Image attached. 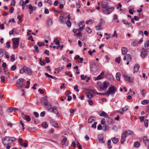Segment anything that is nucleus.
Returning <instances> with one entry per match:
<instances>
[{
    "label": "nucleus",
    "mask_w": 149,
    "mask_h": 149,
    "mask_svg": "<svg viewBox=\"0 0 149 149\" xmlns=\"http://www.w3.org/2000/svg\"><path fill=\"white\" fill-rule=\"evenodd\" d=\"M38 45L39 47H41L44 46L45 44L43 42H39L38 43Z\"/></svg>",
    "instance_id": "obj_41"
},
{
    "label": "nucleus",
    "mask_w": 149,
    "mask_h": 149,
    "mask_svg": "<svg viewBox=\"0 0 149 149\" xmlns=\"http://www.w3.org/2000/svg\"><path fill=\"white\" fill-rule=\"evenodd\" d=\"M6 47L7 48H9L10 47V42L9 41H8L6 43Z\"/></svg>",
    "instance_id": "obj_64"
},
{
    "label": "nucleus",
    "mask_w": 149,
    "mask_h": 149,
    "mask_svg": "<svg viewBox=\"0 0 149 149\" xmlns=\"http://www.w3.org/2000/svg\"><path fill=\"white\" fill-rule=\"evenodd\" d=\"M122 22L124 24H127L129 25L130 24V23L126 19H123L122 20Z\"/></svg>",
    "instance_id": "obj_28"
},
{
    "label": "nucleus",
    "mask_w": 149,
    "mask_h": 149,
    "mask_svg": "<svg viewBox=\"0 0 149 149\" xmlns=\"http://www.w3.org/2000/svg\"><path fill=\"white\" fill-rule=\"evenodd\" d=\"M28 39L29 40H31L32 42L34 41L33 37L32 36H30L28 38Z\"/></svg>",
    "instance_id": "obj_63"
},
{
    "label": "nucleus",
    "mask_w": 149,
    "mask_h": 149,
    "mask_svg": "<svg viewBox=\"0 0 149 149\" xmlns=\"http://www.w3.org/2000/svg\"><path fill=\"white\" fill-rule=\"evenodd\" d=\"M92 20L91 19H89L88 20H87L86 21V24H91L93 22H92Z\"/></svg>",
    "instance_id": "obj_54"
},
{
    "label": "nucleus",
    "mask_w": 149,
    "mask_h": 149,
    "mask_svg": "<svg viewBox=\"0 0 149 149\" xmlns=\"http://www.w3.org/2000/svg\"><path fill=\"white\" fill-rule=\"evenodd\" d=\"M81 80H84L87 78V77L84 75H81Z\"/></svg>",
    "instance_id": "obj_39"
},
{
    "label": "nucleus",
    "mask_w": 149,
    "mask_h": 149,
    "mask_svg": "<svg viewBox=\"0 0 149 149\" xmlns=\"http://www.w3.org/2000/svg\"><path fill=\"white\" fill-rule=\"evenodd\" d=\"M149 101L148 100H144L141 101V104H146L148 103Z\"/></svg>",
    "instance_id": "obj_34"
},
{
    "label": "nucleus",
    "mask_w": 149,
    "mask_h": 149,
    "mask_svg": "<svg viewBox=\"0 0 149 149\" xmlns=\"http://www.w3.org/2000/svg\"><path fill=\"white\" fill-rule=\"evenodd\" d=\"M143 141L145 144L147 143L148 142V139L147 137H144L143 138Z\"/></svg>",
    "instance_id": "obj_32"
},
{
    "label": "nucleus",
    "mask_w": 149,
    "mask_h": 149,
    "mask_svg": "<svg viewBox=\"0 0 149 149\" xmlns=\"http://www.w3.org/2000/svg\"><path fill=\"white\" fill-rule=\"evenodd\" d=\"M16 68H17L16 65H13L12 66L10 70L11 71H13L15 70Z\"/></svg>",
    "instance_id": "obj_44"
},
{
    "label": "nucleus",
    "mask_w": 149,
    "mask_h": 149,
    "mask_svg": "<svg viewBox=\"0 0 149 149\" xmlns=\"http://www.w3.org/2000/svg\"><path fill=\"white\" fill-rule=\"evenodd\" d=\"M95 120V117L94 116H91L89 118L88 121L89 123H91Z\"/></svg>",
    "instance_id": "obj_16"
},
{
    "label": "nucleus",
    "mask_w": 149,
    "mask_h": 149,
    "mask_svg": "<svg viewBox=\"0 0 149 149\" xmlns=\"http://www.w3.org/2000/svg\"><path fill=\"white\" fill-rule=\"evenodd\" d=\"M126 135V133L122 134L121 135V143L122 144L125 141Z\"/></svg>",
    "instance_id": "obj_14"
},
{
    "label": "nucleus",
    "mask_w": 149,
    "mask_h": 149,
    "mask_svg": "<svg viewBox=\"0 0 149 149\" xmlns=\"http://www.w3.org/2000/svg\"><path fill=\"white\" fill-rule=\"evenodd\" d=\"M24 80V79H23L20 78L16 81V85L19 89H22V85L23 84Z\"/></svg>",
    "instance_id": "obj_6"
},
{
    "label": "nucleus",
    "mask_w": 149,
    "mask_h": 149,
    "mask_svg": "<svg viewBox=\"0 0 149 149\" xmlns=\"http://www.w3.org/2000/svg\"><path fill=\"white\" fill-rule=\"evenodd\" d=\"M15 28H13V29L11 30L9 32V35H12V34H13L14 33V32L15 31Z\"/></svg>",
    "instance_id": "obj_56"
},
{
    "label": "nucleus",
    "mask_w": 149,
    "mask_h": 149,
    "mask_svg": "<svg viewBox=\"0 0 149 149\" xmlns=\"http://www.w3.org/2000/svg\"><path fill=\"white\" fill-rule=\"evenodd\" d=\"M79 29L81 30L83 29V27L84 26V22L83 21H81L79 23Z\"/></svg>",
    "instance_id": "obj_21"
},
{
    "label": "nucleus",
    "mask_w": 149,
    "mask_h": 149,
    "mask_svg": "<svg viewBox=\"0 0 149 149\" xmlns=\"http://www.w3.org/2000/svg\"><path fill=\"white\" fill-rule=\"evenodd\" d=\"M74 89L77 92H78L79 91V90L78 89V86L77 85H75L74 86Z\"/></svg>",
    "instance_id": "obj_53"
},
{
    "label": "nucleus",
    "mask_w": 149,
    "mask_h": 149,
    "mask_svg": "<svg viewBox=\"0 0 149 149\" xmlns=\"http://www.w3.org/2000/svg\"><path fill=\"white\" fill-rule=\"evenodd\" d=\"M139 68L140 65L139 64H136L134 67V72H137L139 71Z\"/></svg>",
    "instance_id": "obj_18"
},
{
    "label": "nucleus",
    "mask_w": 149,
    "mask_h": 149,
    "mask_svg": "<svg viewBox=\"0 0 149 149\" xmlns=\"http://www.w3.org/2000/svg\"><path fill=\"white\" fill-rule=\"evenodd\" d=\"M15 55L14 54L12 55L11 56L10 61L12 62H13L15 60Z\"/></svg>",
    "instance_id": "obj_47"
},
{
    "label": "nucleus",
    "mask_w": 149,
    "mask_h": 149,
    "mask_svg": "<svg viewBox=\"0 0 149 149\" xmlns=\"http://www.w3.org/2000/svg\"><path fill=\"white\" fill-rule=\"evenodd\" d=\"M147 54L145 49L144 48H142L141 49V52L140 55L141 56L142 58H144L147 56Z\"/></svg>",
    "instance_id": "obj_12"
},
{
    "label": "nucleus",
    "mask_w": 149,
    "mask_h": 149,
    "mask_svg": "<svg viewBox=\"0 0 149 149\" xmlns=\"http://www.w3.org/2000/svg\"><path fill=\"white\" fill-rule=\"evenodd\" d=\"M124 133H126V134H127L128 135H132L133 134V132L130 130H128L126 131Z\"/></svg>",
    "instance_id": "obj_31"
},
{
    "label": "nucleus",
    "mask_w": 149,
    "mask_h": 149,
    "mask_svg": "<svg viewBox=\"0 0 149 149\" xmlns=\"http://www.w3.org/2000/svg\"><path fill=\"white\" fill-rule=\"evenodd\" d=\"M98 64L95 61L93 62L91 65V70L93 73L98 71Z\"/></svg>",
    "instance_id": "obj_3"
},
{
    "label": "nucleus",
    "mask_w": 149,
    "mask_h": 149,
    "mask_svg": "<svg viewBox=\"0 0 149 149\" xmlns=\"http://www.w3.org/2000/svg\"><path fill=\"white\" fill-rule=\"evenodd\" d=\"M111 139L113 143H117L118 141V139L115 137L112 138Z\"/></svg>",
    "instance_id": "obj_30"
},
{
    "label": "nucleus",
    "mask_w": 149,
    "mask_h": 149,
    "mask_svg": "<svg viewBox=\"0 0 149 149\" xmlns=\"http://www.w3.org/2000/svg\"><path fill=\"white\" fill-rule=\"evenodd\" d=\"M5 50L1 49H0V55H1L2 56H3V54L5 52Z\"/></svg>",
    "instance_id": "obj_43"
},
{
    "label": "nucleus",
    "mask_w": 149,
    "mask_h": 149,
    "mask_svg": "<svg viewBox=\"0 0 149 149\" xmlns=\"http://www.w3.org/2000/svg\"><path fill=\"white\" fill-rule=\"evenodd\" d=\"M47 97L45 96L44 98H42L41 101V102L42 104H43L45 106H48V102L47 99Z\"/></svg>",
    "instance_id": "obj_9"
},
{
    "label": "nucleus",
    "mask_w": 149,
    "mask_h": 149,
    "mask_svg": "<svg viewBox=\"0 0 149 149\" xmlns=\"http://www.w3.org/2000/svg\"><path fill=\"white\" fill-rule=\"evenodd\" d=\"M144 91L145 90L144 89L141 91V94L143 97H145L146 94V93L145 92H144Z\"/></svg>",
    "instance_id": "obj_59"
},
{
    "label": "nucleus",
    "mask_w": 149,
    "mask_h": 149,
    "mask_svg": "<svg viewBox=\"0 0 149 149\" xmlns=\"http://www.w3.org/2000/svg\"><path fill=\"white\" fill-rule=\"evenodd\" d=\"M140 143L138 142H136L134 143V146L135 148H138L140 145Z\"/></svg>",
    "instance_id": "obj_37"
},
{
    "label": "nucleus",
    "mask_w": 149,
    "mask_h": 149,
    "mask_svg": "<svg viewBox=\"0 0 149 149\" xmlns=\"http://www.w3.org/2000/svg\"><path fill=\"white\" fill-rule=\"evenodd\" d=\"M99 115L100 116H103L105 117H108V114L104 111H103Z\"/></svg>",
    "instance_id": "obj_26"
},
{
    "label": "nucleus",
    "mask_w": 149,
    "mask_h": 149,
    "mask_svg": "<svg viewBox=\"0 0 149 149\" xmlns=\"http://www.w3.org/2000/svg\"><path fill=\"white\" fill-rule=\"evenodd\" d=\"M14 110V107H10L9 108L8 110L7 111L8 112V113H11Z\"/></svg>",
    "instance_id": "obj_42"
},
{
    "label": "nucleus",
    "mask_w": 149,
    "mask_h": 149,
    "mask_svg": "<svg viewBox=\"0 0 149 149\" xmlns=\"http://www.w3.org/2000/svg\"><path fill=\"white\" fill-rule=\"evenodd\" d=\"M144 47L145 49V50L148 52H149V40H148L147 42L144 44Z\"/></svg>",
    "instance_id": "obj_17"
},
{
    "label": "nucleus",
    "mask_w": 149,
    "mask_h": 149,
    "mask_svg": "<svg viewBox=\"0 0 149 149\" xmlns=\"http://www.w3.org/2000/svg\"><path fill=\"white\" fill-rule=\"evenodd\" d=\"M67 140L66 138H64L62 140V145H64L65 144Z\"/></svg>",
    "instance_id": "obj_40"
},
{
    "label": "nucleus",
    "mask_w": 149,
    "mask_h": 149,
    "mask_svg": "<svg viewBox=\"0 0 149 149\" xmlns=\"http://www.w3.org/2000/svg\"><path fill=\"white\" fill-rule=\"evenodd\" d=\"M109 85V83L107 81H105L102 83L100 82L97 83V85L100 86L101 91H106Z\"/></svg>",
    "instance_id": "obj_2"
},
{
    "label": "nucleus",
    "mask_w": 149,
    "mask_h": 149,
    "mask_svg": "<svg viewBox=\"0 0 149 149\" xmlns=\"http://www.w3.org/2000/svg\"><path fill=\"white\" fill-rule=\"evenodd\" d=\"M117 89L114 86H111L109 88L107 91V96H108L110 94L112 95H114Z\"/></svg>",
    "instance_id": "obj_4"
},
{
    "label": "nucleus",
    "mask_w": 149,
    "mask_h": 149,
    "mask_svg": "<svg viewBox=\"0 0 149 149\" xmlns=\"http://www.w3.org/2000/svg\"><path fill=\"white\" fill-rule=\"evenodd\" d=\"M10 138L11 139L10 141L11 143L15 141L16 140V139L14 137H10Z\"/></svg>",
    "instance_id": "obj_48"
},
{
    "label": "nucleus",
    "mask_w": 149,
    "mask_h": 149,
    "mask_svg": "<svg viewBox=\"0 0 149 149\" xmlns=\"http://www.w3.org/2000/svg\"><path fill=\"white\" fill-rule=\"evenodd\" d=\"M123 77L125 81L130 83L133 82V79L130 77L125 74H123Z\"/></svg>",
    "instance_id": "obj_8"
},
{
    "label": "nucleus",
    "mask_w": 149,
    "mask_h": 149,
    "mask_svg": "<svg viewBox=\"0 0 149 149\" xmlns=\"http://www.w3.org/2000/svg\"><path fill=\"white\" fill-rule=\"evenodd\" d=\"M45 3H48L50 5L52 4V2L49 0H45Z\"/></svg>",
    "instance_id": "obj_51"
},
{
    "label": "nucleus",
    "mask_w": 149,
    "mask_h": 149,
    "mask_svg": "<svg viewBox=\"0 0 149 149\" xmlns=\"http://www.w3.org/2000/svg\"><path fill=\"white\" fill-rule=\"evenodd\" d=\"M34 47L35 48V50L36 51V52L37 53L38 52H39V50L38 46L36 45H35Z\"/></svg>",
    "instance_id": "obj_50"
},
{
    "label": "nucleus",
    "mask_w": 149,
    "mask_h": 149,
    "mask_svg": "<svg viewBox=\"0 0 149 149\" xmlns=\"http://www.w3.org/2000/svg\"><path fill=\"white\" fill-rule=\"evenodd\" d=\"M102 5V12L105 14H110L114 9L113 7H110L107 2H103Z\"/></svg>",
    "instance_id": "obj_1"
},
{
    "label": "nucleus",
    "mask_w": 149,
    "mask_h": 149,
    "mask_svg": "<svg viewBox=\"0 0 149 149\" xmlns=\"http://www.w3.org/2000/svg\"><path fill=\"white\" fill-rule=\"evenodd\" d=\"M45 61L47 63H49L50 62L49 58L47 57H46L45 58Z\"/></svg>",
    "instance_id": "obj_58"
},
{
    "label": "nucleus",
    "mask_w": 149,
    "mask_h": 149,
    "mask_svg": "<svg viewBox=\"0 0 149 149\" xmlns=\"http://www.w3.org/2000/svg\"><path fill=\"white\" fill-rule=\"evenodd\" d=\"M112 121V120L111 118L109 117H107V122L109 125L111 123Z\"/></svg>",
    "instance_id": "obj_33"
},
{
    "label": "nucleus",
    "mask_w": 149,
    "mask_h": 149,
    "mask_svg": "<svg viewBox=\"0 0 149 149\" xmlns=\"http://www.w3.org/2000/svg\"><path fill=\"white\" fill-rule=\"evenodd\" d=\"M26 67V66H24L20 70L19 72L21 74H22L24 73H25Z\"/></svg>",
    "instance_id": "obj_24"
},
{
    "label": "nucleus",
    "mask_w": 149,
    "mask_h": 149,
    "mask_svg": "<svg viewBox=\"0 0 149 149\" xmlns=\"http://www.w3.org/2000/svg\"><path fill=\"white\" fill-rule=\"evenodd\" d=\"M121 52L123 54L125 55L127 52V49L125 47H122L121 48Z\"/></svg>",
    "instance_id": "obj_20"
},
{
    "label": "nucleus",
    "mask_w": 149,
    "mask_h": 149,
    "mask_svg": "<svg viewBox=\"0 0 149 149\" xmlns=\"http://www.w3.org/2000/svg\"><path fill=\"white\" fill-rule=\"evenodd\" d=\"M132 57L129 54H127L123 58V60L127 61H131Z\"/></svg>",
    "instance_id": "obj_13"
},
{
    "label": "nucleus",
    "mask_w": 149,
    "mask_h": 149,
    "mask_svg": "<svg viewBox=\"0 0 149 149\" xmlns=\"http://www.w3.org/2000/svg\"><path fill=\"white\" fill-rule=\"evenodd\" d=\"M139 43L138 41H135L131 43V45L132 46H135Z\"/></svg>",
    "instance_id": "obj_38"
},
{
    "label": "nucleus",
    "mask_w": 149,
    "mask_h": 149,
    "mask_svg": "<svg viewBox=\"0 0 149 149\" xmlns=\"http://www.w3.org/2000/svg\"><path fill=\"white\" fill-rule=\"evenodd\" d=\"M104 71H102L100 74L95 78V79L97 80L102 79L104 78Z\"/></svg>",
    "instance_id": "obj_15"
},
{
    "label": "nucleus",
    "mask_w": 149,
    "mask_h": 149,
    "mask_svg": "<svg viewBox=\"0 0 149 149\" xmlns=\"http://www.w3.org/2000/svg\"><path fill=\"white\" fill-rule=\"evenodd\" d=\"M112 36L113 37H116V38H117L118 34L117 33L116 31H114L113 34V35H112Z\"/></svg>",
    "instance_id": "obj_57"
},
{
    "label": "nucleus",
    "mask_w": 149,
    "mask_h": 149,
    "mask_svg": "<svg viewBox=\"0 0 149 149\" xmlns=\"http://www.w3.org/2000/svg\"><path fill=\"white\" fill-rule=\"evenodd\" d=\"M99 141L102 143H104V142L103 141V136L101 134L99 135L98 137Z\"/></svg>",
    "instance_id": "obj_25"
},
{
    "label": "nucleus",
    "mask_w": 149,
    "mask_h": 149,
    "mask_svg": "<svg viewBox=\"0 0 149 149\" xmlns=\"http://www.w3.org/2000/svg\"><path fill=\"white\" fill-rule=\"evenodd\" d=\"M66 24L68 26L70 27L71 26V23L70 21L68 20L67 21Z\"/></svg>",
    "instance_id": "obj_45"
},
{
    "label": "nucleus",
    "mask_w": 149,
    "mask_h": 149,
    "mask_svg": "<svg viewBox=\"0 0 149 149\" xmlns=\"http://www.w3.org/2000/svg\"><path fill=\"white\" fill-rule=\"evenodd\" d=\"M25 71V73L28 75H30L32 74V72L31 69L28 67H26Z\"/></svg>",
    "instance_id": "obj_19"
},
{
    "label": "nucleus",
    "mask_w": 149,
    "mask_h": 149,
    "mask_svg": "<svg viewBox=\"0 0 149 149\" xmlns=\"http://www.w3.org/2000/svg\"><path fill=\"white\" fill-rule=\"evenodd\" d=\"M53 23L52 19H49L47 22V25L49 26H51Z\"/></svg>",
    "instance_id": "obj_23"
},
{
    "label": "nucleus",
    "mask_w": 149,
    "mask_h": 149,
    "mask_svg": "<svg viewBox=\"0 0 149 149\" xmlns=\"http://www.w3.org/2000/svg\"><path fill=\"white\" fill-rule=\"evenodd\" d=\"M120 74L119 72H117L116 75V79L118 81H120Z\"/></svg>",
    "instance_id": "obj_27"
},
{
    "label": "nucleus",
    "mask_w": 149,
    "mask_h": 149,
    "mask_svg": "<svg viewBox=\"0 0 149 149\" xmlns=\"http://www.w3.org/2000/svg\"><path fill=\"white\" fill-rule=\"evenodd\" d=\"M13 42V49L17 48L19 45V38H14L12 39Z\"/></svg>",
    "instance_id": "obj_5"
},
{
    "label": "nucleus",
    "mask_w": 149,
    "mask_h": 149,
    "mask_svg": "<svg viewBox=\"0 0 149 149\" xmlns=\"http://www.w3.org/2000/svg\"><path fill=\"white\" fill-rule=\"evenodd\" d=\"M60 22L61 23H64L66 21L65 19H64L62 16H61L59 17Z\"/></svg>",
    "instance_id": "obj_29"
},
{
    "label": "nucleus",
    "mask_w": 149,
    "mask_h": 149,
    "mask_svg": "<svg viewBox=\"0 0 149 149\" xmlns=\"http://www.w3.org/2000/svg\"><path fill=\"white\" fill-rule=\"evenodd\" d=\"M97 124V123L96 122H95L92 125V127L93 128H95L96 127V124Z\"/></svg>",
    "instance_id": "obj_60"
},
{
    "label": "nucleus",
    "mask_w": 149,
    "mask_h": 149,
    "mask_svg": "<svg viewBox=\"0 0 149 149\" xmlns=\"http://www.w3.org/2000/svg\"><path fill=\"white\" fill-rule=\"evenodd\" d=\"M120 57H119L117 58H116L115 59V61L117 63H120Z\"/></svg>",
    "instance_id": "obj_46"
},
{
    "label": "nucleus",
    "mask_w": 149,
    "mask_h": 149,
    "mask_svg": "<svg viewBox=\"0 0 149 149\" xmlns=\"http://www.w3.org/2000/svg\"><path fill=\"white\" fill-rule=\"evenodd\" d=\"M86 31L88 32V33H91L92 31V30L89 27H87L86 29Z\"/></svg>",
    "instance_id": "obj_52"
},
{
    "label": "nucleus",
    "mask_w": 149,
    "mask_h": 149,
    "mask_svg": "<svg viewBox=\"0 0 149 149\" xmlns=\"http://www.w3.org/2000/svg\"><path fill=\"white\" fill-rule=\"evenodd\" d=\"M48 111L49 112H53L54 113H56V112L57 111V110L56 108H51L50 109H49Z\"/></svg>",
    "instance_id": "obj_22"
},
{
    "label": "nucleus",
    "mask_w": 149,
    "mask_h": 149,
    "mask_svg": "<svg viewBox=\"0 0 149 149\" xmlns=\"http://www.w3.org/2000/svg\"><path fill=\"white\" fill-rule=\"evenodd\" d=\"M27 6L29 9V11H30L29 13L30 14H31L33 11L34 10H35L36 9V7L32 6V5L31 4H29L28 6Z\"/></svg>",
    "instance_id": "obj_11"
},
{
    "label": "nucleus",
    "mask_w": 149,
    "mask_h": 149,
    "mask_svg": "<svg viewBox=\"0 0 149 149\" xmlns=\"http://www.w3.org/2000/svg\"><path fill=\"white\" fill-rule=\"evenodd\" d=\"M52 125L55 127H56L58 126V124L56 122H53Z\"/></svg>",
    "instance_id": "obj_62"
},
{
    "label": "nucleus",
    "mask_w": 149,
    "mask_h": 149,
    "mask_svg": "<svg viewBox=\"0 0 149 149\" xmlns=\"http://www.w3.org/2000/svg\"><path fill=\"white\" fill-rule=\"evenodd\" d=\"M22 116L24 119L26 120L28 122H29L31 120V118L30 116L24 114L23 113H22Z\"/></svg>",
    "instance_id": "obj_10"
},
{
    "label": "nucleus",
    "mask_w": 149,
    "mask_h": 149,
    "mask_svg": "<svg viewBox=\"0 0 149 149\" xmlns=\"http://www.w3.org/2000/svg\"><path fill=\"white\" fill-rule=\"evenodd\" d=\"M42 126L45 128H46L48 127V125L47 124V123L45 122H44L42 124Z\"/></svg>",
    "instance_id": "obj_36"
},
{
    "label": "nucleus",
    "mask_w": 149,
    "mask_h": 149,
    "mask_svg": "<svg viewBox=\"0 0 149 149\" xmlns=\"http://www.w3.org/2000/svg\"><path fill=\"white\" fill-rule=\"evenodd\" d=\"M76 109H71L70 110V113L72 114L74 112H75L76 111Z\"/></svg>",
    "instance_id": "obj_61"
},
{
    "label": "nucleus",
    "mask_w": 149,
    "mask_h": 149,
    "mask_svg": "<svg viewBox=\"0 0 149 149\" xmlns=\"http://www.w3.org/2000/svg\"><path fill=\"white\" fill-rule=\"evenodd\" d=\"M128 109V106H126L123 109H122V111H126Z\"/></svg>",
    "instance_id": "obj_55"
},
{
    "label": "nucleus",
    "mask_w": 149,
    "mask_h": 149,
    "mask_svg": "<svg viewBox=\"0 0 149 149\" xmlns=\"http://www.w3.org/2000/svg\"><path fill=\"white\" fill-rule=\"evenodd\" d=\"M109 129V127L106 125L103 126L102 127L103 130L104 131H108Z\"/></svg>",
    "instance_id": "obj_35"
},
{
    "label": "nucleus",
    "mask_w": 149,
    "mask_h": 149,
    "mask_svg": "<svg viewBox=\"0 0 149 149\" xmlns=\"http://www.w3.org/2000/svg\"><path fill=\"white\" fill-rule=\"evenodd\" d=\"M11 139L10 137L6 136L2 139V142L3 144L8 145L10 143Z\"/></svg>",
    "instance_id": "obj_7"
},
{
    "label": "nucleus",
    "mask_w": 149,
    "mask_h": 149,
    "mask_svg": "<svg viewBox=\"0 0 149 149\" xmlns=\"http://www.w3.org/2000/svg\"><path fill=\"white\" fill-rule=\"evenodd\" d=\"M148 120L146 119L144 120V125L146 127H147L148 126Z\"/></svg>",
    "instance_id": "obj_49"
}]
</instances>
